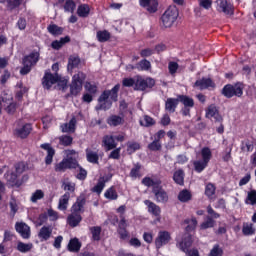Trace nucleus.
I'll list each match as a JSON object with an SVG mask.
<instances>
[{
	"instance_id": "6e6552de",
	"label": "nucleus",
	"mask_w": 256,
	"mask_h": 256,
	"mask_svg": "<svg viewBox=\"0 0 256 256\" xmlns=\"http://www.w3.org/2000/svg\"><path fill=\"white\" fill-rule=\"evenodd\" d=\"M207 213L209 216L207 219L200 224V229L205 230V229H211L212 227H215V220L213 219H219V214L213 210L211 206L207 207Z\"/></svg>"
},
{
	"instance_id": "2f4dec72",
	"label": "nucleus",
	"mask_w": 256,
	"mask_h": 256,
	"mask_svg": "<svg viewBox=\"0 0 256 256\" xmlns=\"http://www.w3.org/2000/svg\"><path fill=\"white\" fill-rule=\"evenodd\" d=\"M86 159L89 163H99V154L89 148L86 149Z\"/></svg>"
},
{
	"instance_id": "f03ea898",
	"label": "nucleus",
	"mask_w": 256,
	"mask_h": 256,
	"mask_svg": "<svg viewBox=\"0 0 256 256\" xmlns=\"http://www.w3.org/2000/svg\"><path fill=\"white\" fill-rule=\"evenodd\" d=\"M178 17L179 10L177 9V6L168 7L161 17L163 27L167 29L172 25H175V21H177Z\"/></svg>"
},
{
	"instance_id": "f257e3e1",
	"label": "nucleus",
	"mask_w": 256,
	"mask_h": 256,
	"mask_svg": "<svg viewBox=\"0 0 256 256\" xmlns=\"http://www.w3.org/2000/svg\"><path fill=\"white\" fill-rule=\"evenodd\" d=\"M119 89H121V85L116 84L111 90H105L98 99L97 111L111 109L113 101H117Z\"/></svg>"
},
{
	"instance_id": "20e7f679",
	"label": "nucleus",
	"mask_w": 256,
	"mask_h": 256,
	"mask_svg": "<svg viewBox=\"0 0 256 256\" xmlns=\"http://www.w3.org/2000/svg\"><path fill=\"white\" fill-rule=\"evenodd\" d=\"M87 79V76L83 72H78L72 77V82L70 84V93L74 97H77L81 91H83V83Z\"/></svg>"
},
{
	"instance_id": "5701e85b",
	"label": "nucleus",
	"mask_w": 256,
	"mask_h": 256,
	"mask_svg": "<svg viewBox=\"0 0 256 256\" xmlns=\"http://www.w3.org/2000/svg\"><path fill=\"white\" fill-rule=\"evenodd\" d=\"M184 223L187 226L185 228L186 233L182 237H185V235H189L191 231H195V229L197 228V218L192 217L190 219H186L184 220Z\"/></svg>"
},
{
	"instance_id": "c03bdc74",
	"label": "nucleus",
	"mask_w": 256,
	"mask_h": 256,
	"mask_svg": "<svg viewBox=\"0 0 256 256\" xmlns=\"http://www.w3.org/2000/svg\"><path fill=\"white\" fill-rule=\"evenodd\" d=\"M90 233L92 234V239L94 241H101V227L99 226L91 227Z\"/></svg>"
},
{
	"instance_id": "e2e57ef3",
	"label": "nucleus",
	"mask_w": 256,
	"mask_h": 256,
	"mask_svg": "<svg viewBox=\"0 0 256 256\" xmlns=\"http://www.w3.org/2000/svg\"><path fill=\"white\" fill-rule=\"evenodd\" d=\"M198 3L203 9L209 10L213 5V0H198Z\"/></svg>"
},
{
	"instance_id": "a18cd8bd",
	"label": "nucleus",
	"mask_w": 256,
	"mask_h": 256,
	"mask_svg": "<svg viewBox=\"0 0 256 256\" xmlns=\"http://www.w3.org/2000/svg\"><path fill=\"white\" fill-rule=\"evenodd\" d=\"M195 171L197 173H201L208 165L209 163L205 162L204 160H196L193 163Z\"/></svg>"
},
{
	"instance_id": "4468645a",
	"label": "nucleus",
	"mask_w": 256,
	"mask_h": 256,
	"mask_svg": "<svg viewBox=\"0 0 256 256\" xmlns=\"http://www.w3.org/2000/svg\"><path fill=\"white\" fill-rule=\"evenodd\" d=\"M144 204L148 207V213L157 217L156 221H161V208L150 200H145Z\"/></svg>"
},
{
	"instance_id": "8fccbe9b",
	"label": "nucleus",
	"mask_w": 256,
	"mask_h": 256,
	"mask_svg": "<svg viewBox=\"0 0 256 256\" xmlns=\"http://www.w3.org/2000/svg\"><path fill=\"white\" fill-rule=\"evenodd\" d=\"M123 123V118L117 115L111 116L108 119V124H110L112 127H117L118 125H121Z\"/></svg>"
},
{
	"instance_id": "de8ad7c7",
	"label": "nucleus",
	"mask_w": 256,
	"mask_h": 256,
	"mask_svg": "<svg viewBox=\"0 0 256 256\" xmlns=\"http://www.w3.org/2000/svg\"><path fill=\"white\" fill-rule=\"evenodd\" d=\"M27 93V88L23 86L22 83H18L16 86V99L21 101L23 99V94Z\"/></svg>"
},
{
	"instance_id": "412c9836",
	"label": "nucleus",
	"mask_w": 256,
	"mask_h": 256,
	"mask_svg": "<svg viewBox=\"0 0 256 256\" xmlns=\"http://www.w3.org/2000/svg\"><path fill=\"white\" fill-rule=\"evenodd\" d=\"M77 125V118L72 117L69 123H64L61 125L63 133H75V127Z\"/></svg>"
},
{
	"instance_id": "f8f14e48",
	"label": "nucleus",
	"mask_w": 256,
	"mask_h": 256,
	"mask_svg": "<svg viewBox=\"0 0 256 256\" xmlns=\"http://www.w3.org/2000/svg\"><path fill=\"white\" fill-rule=\"evenodd\" d=\"M57 81H59V75L46 72L43 77L42 84L45 89H51Z\"/></svg>"
},
{
	"instance_id": "37998d69",
	"label": "nucleus",
	"mask_w": 256,
	"mask_h": 256,
	"mask_svg": "<svg viewBox=\"0 0 256 256\" xmlns=\"http://www.w3.org/2000/svg\"><path fill=\"white\" fill-rule=\"evenodd\" d=\"M191 197L192 195L189 190H182L178 195V199L181 201V203H187V201H191Z\"/></svg>"
},
{
	"instance_id": "ddd939ff",
	"label": "nucleus",
	"mask_w": 256,
	"mask_h": 256,
	"mask_svg": "<svg viewBox=\"0 0 256 256\" xmlns=\"http://www.w3.org/2000/svg\"><path fill=\"white\" fill-rule=\"evenodd\" d=\"M15 229L23 239H29L31 237V228L29 225L23 222H18L15 224Z\"/></svg>"
},
{
	"instance_id": "bb28decb",
	"label": "nucleus",
	"mask_w": 256,
	"mask_h": 256,
	"mask_svg": "<svg viewBox=\"0 0 256 256\" xmlns=\"http://www.w3.org/2000/svg\"><path fill=\"white\" fill-rule=\"evenodd\" d=\"M81 214H73L71 213L67 218V223L70 227H77L82 221Z\"/></svg>"
},
{
	"instance_id": "f704fd0d",
	"label": "nucleus",
	"mask_w": 256,
	"mask_h": 256,
	"mask_svg": "<svg viewBox=\"0 0 256 256\" xmlns=\"http://www.w3.org/2000/svg\"><path fill=\"white\" fill-rule=\"evenodd\" d=\"M180 101L181 104L184 105V107H191L193 108L195 106V101H193V98L185 95H179L178 96V102Z\"/></svg>"
},
{
	"instance_id": "7ed1b4c3",
	"label": "nucleus",
	"mask_w": 256,
	"mask_h": 256,
	"mask_svg": "<svg viewBox=\"0 0 256 256\" xmlns=\"http://www.w3.org/2000/svg\"><path fill=\"white\" fill-rule=\"evenodd\" d=\"M193 244V237L191 234H185L184 237L177 239V246L184 253H188V256H199V251L197 249H192L189 251V247Z\"/></svg>"
},
{
	"instance_id": "7c9ffc66",
	"label": "nucleus",
	"mask_w": 256,
	"mask_h": 256,
	"mask_svg": "<svg viewBox=\"0 0 256 256\" xmlns=\"http://www.w3.org/2000/svg\"><path fill=\"white\" fill-rule=\"evenodd\" d=\"M104 197L109 201H117V199H119V194H117V190L112 186L105 191Z\"/></svg>"
},
{
	"instance_id": "680f3d73",
	"label": "nucleus",
	"mask_w": 256,
	"mask_h": 256,
	"mask_svg": "<svg viewBox=\"0 0 256 256\" xmlns=\"http://www.w3.org/2000/svg\"><path fill=\"white\" fill-rule=\"evenodd\" d=\"M242 231L244 235H253L255 233V228H253V224H245Z\"/></svg>"
},
{
	"instance_id": "6ab92c4d",
	"label": "nucleus",
	"mask_w": 256,
	"mask_h": 256,
	"mask_svg": "<svg viewBox=\"0 0 256 256\" xmlns=\"http://www.w3.org/2000/svg\"><path fill=\"white\" fill-rule=\"evenodd\" d=\"M41 149L47 151V156L45 158L46 165H51L53 163V157H55V149H53L49 143L42 144Z\"/></svg>"
},
{
	"instance_id": "603ef678",
	"label": "nucleus",
	"mask_w": 256,
	"mask_h": 256,
	"mask_svg": "<svg viewBox=\"0 0 256 256\" xmlns=\"http://www.w3.org/2000/svg\"><path fill=\"white\" fill-rule=\"evenodd\" d=\"M140 125H142V127H151V125H155V120H153L151 116L146 115L140 120Z\"/></svg>"
},
{
	"instance_id": "9b49d317",
	"label": "nucleus",
	"mask_w": 256,
	"mask_h": 256,
	"mask_svg": "<svg viewBox=\"0 0 256 256\" xmlns=\"http://www.w3.org/2000/svg\"><path fill=\"white\" fill-rule=\"evenodd\" d=\"M216 10L225 15H233V4L229 0H216Z\"/></svg>"
},
{
	"instance_id": "052dcab7",
	"label": "nucleus",
	"mask_w": 256,
	"mask_h": 256,
	"mask_svg": "<svg viewBox=\"0 0 256 256\" xmlns=\"http://www.w3.org/2000/svg\"><path fill=\"white\" fill-rule=\"evenodd\" d=\"M209 256H223V249H221V247H219V245H215L211 249Z\"/></svg>"
},
{
	"instance_id": "5fc2aeb1",
	"label": "nucleus",
	"mask_w": 256,
	"mask_h": 256,
	"mask_svg": "<svg viewBox=\"0 0 256 256\" xmlns=\"http://www.w3.org/2000/svg\"><path fill=\"white\" fill-rule=\"evenodd\" d=\"M75 1L73 0H67L64 4V10L66 11V13H73V11H75Z\"/></svg>"
},
{
	"instance_id": "aec40b11",
	"label": "nucleus",
	"mask_w": 256,
	"mask_h": 256,
	"mask_svg": "<svg viewBox=\"0 0 256 256\" xmlns=\"http://www.w3.org/2000/svg\"><path fill=\"white\" fill-rule=\"evenodd\" d=\"M207 119H214V121H222L221 115H219V110L215 105H211L208 107L206 111Z\"/></svg>"
},
{
	"instance_id": "e433bc0d",
	"label": "nucleus",
	"mask_w": 256,
	"mask_h": 256,
	"mask_svg": "<svg viewBox=\"0 0 256 256\" xmlns=\"http://www.w3.org/2000/svg\"><path fill=\"white\" fill-rule=\"evenodd\" d=\"M173 179L177 185H183L185 183V172L183 170H177L174 172Z\"/></svg>"
},
{
	"instance_id": "473e14b6",
	"label": "nucleus",
	"mask_w": 256,
	"mask_h": 256,
	"mask_svg": "<svg viewBox=\"0 0 256 256\" xmlns=\"http://www.w3.org/2000/svg\"><path fill=\"white\" fill-rule=\"evenodd\" d=\"M84 205H85V200L78 199L76 203L73 204L71 208V213L76 215H81V211L83 210Z\"/></svg>"
},
{
	"instance_id": "13d9d810",
	"label": "nucleus",
	"mask_w": 256,
	"mask_h": 256,
	"mask_svg": "<svg viewBox=\"0 0 256 256\" xmlns=\"http://www.w3.org/2000/svg\"><path fill=\"white\" fill-rule=\"evenodd\" d=\"M138 67L141 71H149V69H151V62L147 59H144L139 62Z\"/></svg>"
},
{
	"instance_id": "0e129e2a",
	"label": "nucleus",
	"mask_w": 256,
	"mask_h": 256,
	"mask_svg": "<svg viewBox=\"0 0 256 256\" xmlns=\"http://www.w3.org/2000/svg\"><path fill=\"white\" fill-rule=\"evenodd\" d=\"M136 81L133 78H124L122 80V85L123 87H135L136 86Z\"/></svg>"
},
{
	"instance_id": "69168bd1",
	"label": "nucleus",
	"mask_w": 256,
	"mask_h": 256,
	"mask_svg": "<svg viewBox=\"0 0 256 256\" xmlns=\"http://www.w3.org/2000/svg\"><path fill=\"white\" fill-rule=\"evenodd\" d=\"M2 101L4 105H8V103L13 101V94H11V92H4L2 94Z\"/></svg>"
},
{
	"instance_id": "39448f33",
	"label": "nucleus",
	"mask_w": 256,
	"mask_h": 256,
	"mask_svg": "<svg viewBox=\"0 0 256 256\" xmlns=\"http://www.w3.org/2000/svg\"><path fill=\"white\" fill-rule=\"evenodd\" d=\"M222 95L231 99V97H242L243 96V84L238 83L235 85H225L222 89Z\"/></svg>"
},
{
	"instance_id": "a19ab883",
	"label": "nucleus",
	"mask_w": 256,
	"mask_h": 256,
	"mask_svg": "<svg viewBox=\"0 0 256 256\" xmlns=\"http://www.w3.org/2000/svg\"><path fill=\"white\" fill-rule=\"evenodd\" d=\"M33 249V243H23V242H18L17 244V251L20 253H29Z\"/></svg>"
},
{
	"instance_id": "864d4df0",
	"label": "nucleus",
	"mask_w": 256,
	"mask_h": 256,
	"mask_svg": "<svg viewBox=\"0 0 256 256\" xmlns=\"http://www.w3.org/2000/svg\"><path fill=\"white\" fill-rule=\"evenodd\" d=\"M60 144L64 145V147H69L73 143V137L69 135H63L59 138Z\"/></svg>"
},
{
	"instance_id": "dca6fc26",
	"label": "nucleus",
	"mask_w": 256,
	"mask_h": 256,
	"mask_svg": "<svg viewBox=\"0 0 256 256\" xmlns=\"http://www.w3.org/2000/svg\"><path fill=\"white\" fill-rule=\"evenodd\" d=\"M152 191L155 195L157 203H167V201H169L167 192H165V190H163L161 187H154Z\"/></svg>"
},
{
	"instance_id": "393cba45",
	"label": "nucleus",
	"mask_w": 256,
	"mask_h": 256,
	"mask_svg": "<svg viewBox=\"0 0 256 256\" xmlns=\"http://www.w3.org/2000/svg\"><path fill=\"white\" fill-rule=\"evenodd\" d=\"M179 105V98H168L166 100L165 109L166 111H169V113H175V109H177V106Z\"/></svg>"
},
{
	"instance_id": "bf43d9fd",
	"label": "nucleus",
	"mask_w": 256,
	"mask_h": 256,
	"mask_svg": "<svg viewBox=\"0 0 256 256\" xmlns=\"http://www.w3.org/2000/svg\"><path fill=\"white\" fill-rule=\"evenodd\" d=\"M205 194L207 195V197H209V199H213V196L215 195V185H206Z\"/></svg>"
},
{
	"instance_id": "ea45409f",
	"label": "nucleus",
	"mask_w": 256,
	"mask_h": 256,
	"mask_svg": "<svg viewBox=\"0 0 256 256\" xmlns=\"http://www.w3.org/2000/svg\"><path fill=\"white\" fill-rule=\"evenodd\" d=\"M142 185H145V187H153V189H155V187L161 185V182L153 180L151 177H145L142 179Z\"/></svg>"
},
{
	"instance_id": "6e6d98bb",
	"label": "nucleus",
	"mask_w": 256,
	"mask_h": 256,
	"mask_svg": "<svg viewBox=\"0 0 256 256\" xmlns=\"http://www.w3.org/2000/svg\"><path fill=\"white\" fill-rule=\"evenodd\" d=\"M48 31L51 33V35H61V33H63V28L52 24L48 26Z\"/></svg>"
},
{
	"instance_id": "a211bd4d",
	"label": "nucleus",
	"mask_w": 256,
	"mask_h": 256,
	"mask_svg": "<svg viewBox=\"0 0 256 256\" xmlns=\"http://www.w3.org/2000/svg\"><path fill=\"white\" fill-rule=\"evenodd\" d=\"M195 87H198L201 91H203V89H214L215 82L211 80V78H202L195 82Z\"/></svg>"
},
{
	"instance_id": "4c0bfd02",
	"label": "nucleus",
	"mask_w": 256,
	"mask_h": 256,
	"mask_svg": "<svg viewBox=\"0 0 256 256\" xmlns=\"http://www.w3.org/2000/svg\"><path fill=\"white\" fill-rule=\"evenodd\" d=\"M69 41H71V39L69 38V36H66L64 38H61L60 40L53 41L51 47L52 49L59 50L65 45V43H69Z\"/></svg>"
},
{
	"instance_id": "c9c22d12",
	"label": "nucleus",
	"mask_w": 256,
	"mask_h": 256,
	"mask_svg": "<svg viewBox=\"0 0 256 256\" xmlns=\"http://www.w3.org/2000/svg\"><path fill=\"white\" fill-rule=\"evenodd\" d=\"M91 12V8L87 4H81L78 6L77 15L78 17H89V13Z\"/></svg>"
},
{
	"instance_id": "f3484780",
	"label": "nucleus",
	"mask_w": 256,
	"mask_h": 256,
	"mask_svg": "<svg viewBox=\"0 0 256 256\" xmlns=\"http://www.w3.org/2000/svg\"><path fill=\"white\" fill-rule=\"evenodd\" d=\"M112 175L109 176H103L99 178L98 183L92 188L93 193H97V195H101L103 193V190L105 189V183L108 181H111Z\"/></svg>"
},
{
	"instance_id": "423d86ee",
	"label": "nucleus",
	"mask_w": 256,
	"mask_h": 256,
	"mask_svg": "<svg viewBox=\"0 0 256 256\" xmlns=\"http://www.w3.org/2000/svg\"><path fill=\"white\" fill-rule=\"evenodd\" d=\"M38 61H39L38 52H32L30 55L24 57L23 67L20 70L21 75H27L28 73H30L31 67H33V65H37Z\"/></svg>"
},
{
	"instance_id": "0eeeda50",
	"label": "nucleus",
	"mask_w": 256,
	"mask_h": 256,
	"mask_svg": "<svg viewBox=\"0 0 256 256\" xmlns=\"http://www.w3.org/2000/svg\"><path fill=\"white\" fill-rule=\"evenodd\" d=\"M78 162L75 158H64L60 163L55 165L56 173H64L67 169H77Z\"/></svg>"
},
{
	"instance_id": "72a5a7b5",
	"label": "nucleus",
	"mask_w": 256,
	"mask_h": 256,
	"mask_svg": "<svg viewBox=\"0 0 256 256\" xmlns=\"http://www.w3.org/2000/svg\"><path fill=\"white\" fill-rule=\"evenodd\" d=\"M81 249V242H79V239L73 238L70 240L68 244V251L71 253H78V251Z\"/></svg>"
},
{
	"instance_id": "49530a36",
	"label": "nucleus",
	"mask_w": 256,
	"mask_h": 256,
	"mask_svg": "<svg viewBox=\"0 0 256 256\" xmlns=\"http://www.w3.org/2000/svg\"><path fill=\"white\" fill-rule=\"evenodd\" d=\"M79 63H81V59H79V56H70L68 60V70L79 67Z\"/></svg>"
},
{
	"instance_id": "4be33fe9",
	"label": "nucleus",
	"mask_w": 256,
	"mask_h": 256,
	"mask_svg": "<svg viewBox=\"0 0 256 256\" xmlns=\"http://www.w3.org/2000/svg\"><path fill=\"white\" fill-rule=\"evenodd\" d=\"M31 133V124H25L15 129V135L21 139H25Z\"/></svg>"
},
{
	"instance_id": "3c124183",
	"label": "nucleus",
	"mask_w": 256,
	"mask_h": 256,
	"mask_svg": "<svg viewBox=\"0 0 256 256\" xmlns=\"http://www.w3.org/2000/svg\"><path fill=\"white\" fill-rule=\"evenodd\" d=\"M130 177L132 179H137L138 177H141V165H134V167L130 171Z\"/></svg>"
},
{
	"instance_id": "c85d7f7f",
	"label": "nucleus",
	"mask_w": 256,
	"mask_h": 256,
	"mask_svg": "<svg viewBox=\"0 0 256 256\" xmlns=\"http://www.w3.org/2000/svg\"><path fill=\"white\" fill-rule=\"evenodd\" d=\"M5 179L10 187H19V185H21V182H19L17 174L15 173L5 174Z\"/></svg>"
},
{
	"instance_id": "b1692460",
	"label": "nucleus",
	"mask_w": 256,
	"mask_h": 256,
	"mask_svg": "<svg viewBox=\"0 0 256 256\" xmlns=\"http://www.w3.org/2000/svg\"><path fill=\"white\" fill-rule=\"evenodd\" d=\"M69 199H71V194L66 192L60 199L58 203V209L60 211H67V207L69 206Z\"/></svg>"
},
{
	"instance_id": "c756f323",
	"label": "nucleus",
	"mask_w": 256,
	"mask_h": 256,
	"mask_svg": "<svg viewBox=\"0 0 256 256\" xmlns=\"http://www.w3.org/2000/svg\"><path fill=\"white\" fill-rule=\"evenodd\" d=\"M212 157H213V152H211V148L204 147L201 149V151H200L201 161L209 163V161H211Z\"/></svg>"
},
{
	"instance_id": "2eb2a0df",
	"label": "nucleus",
	"mask_w": 256,
	"mask_h": 256,
	"mask_svg": "<svg viewBox=\"0 0 256 256\" xmlns=\"http://www.w3.org/2000/svg\"><path fill=\"white\" fill-rule=\"evenodd\" d=\"M140 6L144 7L148 13L157 12V7H159V2L157 0H139Z\"/></svg>"
},
{
	"instance_id": "58836bf2",
	"label": "nucleus",
	"mask_w": 256,
	"mask_h": 256,
	"mask_svg": "<svg viewBox=\"0 0 256 256\" xmlns=\"http://www.w3.org/2000/svg\"><path fill=\"white\" fill-rule=\"evenodd\" d=\"M96 37L100 43H105L111 39V33L107 30L98 31Z\"/></svg>"
},
{
	"instance_id": "338daca9",
	"label": "nucleus",
	"mask_w": 256,
	"mask_h": 256,
	"mask_svg": "<svg viewBox=\"0 0 256 256\" xmlns=\"http://www.w3.org/2000/svg\"><path fill=\"white\" fill-rule=\"evenodd\" d=\"M178 69H179V64L177 62H169L168 70H169L170 75H175V73H177Z\"/></svg>"
},
{
	"instance_id": "a878e982",
	"label": "nucleus",
	"mask_w": 256,
	"mask_h": 256,
	"mask_svg": "<svg viewBox=\"0 0 256 256\" xmlns=\"http://www.w3.org/2000/svg\"><path fill=\"white\" fill-rule=\"evenodd\" d=\"M53 233V229H51V227L49 226H43L41 229H40V232L38 234V237L40 239H42V241H48V239L51 238V235Z\"/></svg>"
},
{
	"instance_id": "79ce46f5",
	"label": "nucleus",
	"mask_w": 256,
	"mask_h": 256,
	"mask_svg": "<svg viewBox=\"0 0 256 256\" xmlns=\"http://www.w3.org/2000/svg\"><path fill=\"white\" fill-rule=\"evenodd\" d=\"M43 197H45V192H43V190H41V189H38L32 193V195L30 197V201L32 203H37L38 201H41V199H43Z\"/></svg>"
},
{
	"instance_id": "9d476101",
	"label": "nucleus",
	"mask_w": 256,
	"mask_h": 256,
	"mask_svg": "<svg viewBox=\"0 0 256 256\" xmlns=\"http://www.w3.org/2000/svg\"><path fill=\"white\" fill-rule=\"evenodd\" d=\"M155 86V80L153 78H142L138 77L136 79V86L134 89L136 91H145V89H151Z\"/></svg>"
},
{
	"instance_id": "774afa93",
	"label": "nucleus",
	"mask_w": 256,
	"mask_h": 256,
	"mask_svg": "<svg viewBox=\"0 0 256 256\" xmlns=\"http://www.w3.org/2000/svg\"><path fill=\"white\" fill-rule=\"evenodd\" d=\"M36 227H41L44 223H47V214H40L39 217L35 221Z\"/></svg>"
},
{
	"instance_id": "1a4fd4ad",
	"label": "nucleus",
	"mask_w": 256,
	"mask_h": 256,
	"mask_svg": "<svg viewBox=\"0 0 256 256\" xmlns=\"http://www.w3.org/2000/svg\"><path fill=\"white\" fill-rule=\"evenodd\" d=\"M171 233L169 231H159L158 235L155 239L156 249H161V247H165V245H169L171 243Z\"/></svg>"
},
{
	"instance_id": "cd10ccee",
	"label": "nucleus",
	"mask_w": 256,
	"mask_h": 256,
	"mask_svg": "<svg viewBox=\"0 0 256 256\" xmlns=\"http://www.w3.org/2000/svg\"><path fill=\"white\" fill-rule=\"evenodd\" d=\"M103 145L107 151H111V149H115V147H117V143L115 142V137L105 136L103 138Z\"/></svg>"
},
{
	"instance_id": "09e8293b",
	"label": "nucleus",
	"mask_w": 256,
	"mask_h": 256,
	"mask_svg": "<svg viewBox=\"0 0 256 256\" xmlns=\"http://www.w3.org/2000/svg\"><path fill=\"white\" fill-rule=\"evenodd\" d=\"M245 203L246 205H256V190H251L248 192Z\"/></svg>"
},
{
	"instance_id": "4d7b16f0",
	"label": "nucleus",
	"mask_w": 256,
	"mask_h": 256,
	"mask_svg": "<svg viewBox=\"0 0 256 256\" xmlns=\"http://www.w3.org/2000/svg\"><path fill=\"white\" fill-rule=\"evenodd\" d=\"M127 147V151L130 154L135 153V151H139V149H141V146L137 142H128Z\"/></svg>"
}]
</instances>
